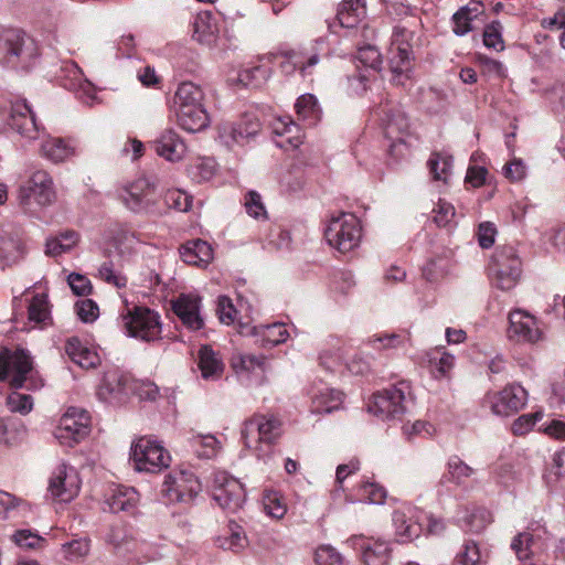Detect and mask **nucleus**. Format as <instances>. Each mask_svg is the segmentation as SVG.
Instances as JSON below:
<instances>
[{
  "label": "nucleus",
  "mask_w": 565,
  "mask_h": 565,
  "mask_svg": "<svg viewBox=\"0 0 565 565\" xmlns=\"http://www.w3.org/2000/svg\"><path fill=\"white\" fill-rule=\"evenodd\" d=\"M411 340L409 332L384 333L369 338L367 342L375 349L398 348Z\"/></svg>",
  "instance_id": "nucleus-50"
},
{
  "label": "nucleus",
  "mask_w": 565,
  "mask_h": 565,
  "mask_svg": "<svg viewBox=\"0 0 565 565\" xmlns=\"http://www.w3.org/2000/svg\"><path fill=\"white\" fill-rule=\"evenodd\" d=\"M19 233L14 228L0 230V264L2 267L18 264L25 255L24 243Z\"/></svg>",
  "instance_id": "nucleus-23"
},
{
  "label": "nucleus",
  "mask_w": 565,
  "mask_h": 565,
  "mask_svg": "<svg viewBox=\"0 0 565 565\" xmlns=\"http://www.w3.org/2000/svg\"><path fill=\"white\" fill-rule=\"evenodd\" d=\"M32 199L41 206L50 205L55 201L56 194L53 186V180L46 171H35L31 175L28 185L21 188L20 203L30 207Z\"/></svg>",
  "instance_id": "nucleus-16"
},
{
  "label": "nucleus",
  "mask_w": 565,
  "mask_h": 565,
  "mask_svg": "<svg viewBox=\"0 0 565 565\" xmlns=\"http://www.w3.org/2000/svg\"><path fill=\"white\" fill-rule=\"evenodd\" d=\"M90 417L85 409L70 407L61 417L54 436L61 445L73 447L89 434Z\"/></svg>",
  "instance_id": "nucleus-13"
},
{
  "label": "nucleus",
  "mask_w": 565,
  "mask_h": 565,
  "mask_svg": "<svg viewBox=\"0 0 565 565\" xmlns=\"http://www.w3.org/2000/svg\"><path fill=\"white\" fill-rule=\"evenodd\" d=\"M428 168L434 180L447 183L451 175L452 158L444 153H433L428 160Z\"/></svg>",
  "instance_id": "nucleus-45"
},
{
  "label": "nucleus",
  "mask_w": 565,
  "mask_h": 565,
  "mask_svg": "<svg viewBox=\"0 0 565 565\" xmlns=\"http://www.w3.org/2000/svg\"><path fill=\"white\" fill-rule=\"evenodd\" d=\"M204 92L193 82L178 85L172 98V109L179 126L189 132H198L209 126L210 118L203 106Z\"/></svg>",
  "instance_id": "nucleus-1"
},
{
  "label": "nucleus",
  "mask_w": 565,
  "mask_h": 565,
  "mask_svg": "<svg viewBox=\"0 0 565 565\" xmlns=\"http://www.w3.org/2000/svg\"><path fill=\"white\" fill-rule=\"evenodd\" d=\"M8 124L12 130L28 140L38 137L39 127L34 114L25 100H17L11 104Z\"/></svg>",
  "instance_id": "nucleus-21"
},
{
  "label": "nucleus",
  "mask_w": 565,
  "mask_h": 565,
  "mask_svg": "<svg viewBox=\"0 0 565 565\" xmlns=\"http://www.w3.org/2000/svg\"><path fill=\"white\" fill-rule=\"evenodd\" d=\"M201 307V297L193 292H182L171 300L172 311L190 331H199L204 327Z\"/></svg>",
  "instance_id": "nucleus-18"
},
{
  "label": "nucleus",
  "mask_w": 565,
  "mask_h": 565,
  "mask_svg": "<svg viewBox=\"0 0 565 565\" xmlns=\"http://www.w3.org/2000/svg\"><path fill=\"white\" fill-rule=\"evenodd\" d=\"M0 381H7L15 390L26 387L35 391L43 386L41 377L33 370L31 355L23 349L0 352Z\"/></svg>",
  "instance_id": "nucleus-3"
},
{
  "label": "nucleus",
  "mask_w": 565,
  "mask_h": 565,
  "mask_svg": "<svg viewBox=\"0 0 565 565\" xmlns=\"http://www.w3.org/2000/svg\"><path fill=\"white\" fill-rule=\"evenodd\" d=\"M393 522L396 527V535L399 542H407L414 537H418L422 531L420 524L407 520L403 511H395L393 514Z\"/></svg>",
  "instance_id": "nucleus-44"
},
{
  "label": "nucleus",
  "mask_w": 565,
  "mask_h": 565,
  "mask_svg": "<svg viewBox=\"0 0 565 565\" xmlns=\"http://www.w3.org/2000/svg\"><path fill=\"white\" fill-rule=\"evenodd\" d=\"M487 402L493 414L510 416L525 406L527 392L519 384H511L500 392L489 394Z\"/></svg>",
  "instance_id": "nucleus-19"
},
{
  "label": "nucleus",
  "mask_w": 565,
  "mask_h": 565,
  "mask_svg": "<svg viewBox=\"0 0 565 565\" xmlns=\"http://www.w3.org/2000/svg\"><path fill=\"white\" fill-rule=\"evenodd\" d=\"M330 246L347 253L359 246L362 237L360 220L352 213L332 216L324 232Z\"/></svg>",
  "instance_id": "nucleus-6"
},
{
  "label": "nucleus",
  "mask_w": 565,
  "mask_h": 565,
  "mask_svg": "<svg viewBox=\"0 0 565 565\" xmlns=\"http://www.w3.org/2000/svg\"><path fill=\"white\" fill-rule=\"evenodd\" d=\"M130 458L136 470L146 472H159L168 468L171 461L163 446L147 437H141L132 444Z\"/></svg>",
  "instance_id": "nucleus-10"
},
{
  "label": "nucleus",
  "mask_w": 565,
  "mask_h": 565,
  "mask_svg": "<svg viewBox=\"0 0 565 565\" xmlns=\"http://www.w3.org/2000/svg\"><path fill=\"white\" fill-rule=\"evenodd\" d=\"M250 333L254 335H260L263 345H277L285 342L288 337V332L284 323L253 327Z\"/></svg>",
  "instance_id": "nucleus-41"
},
{
  "label": "nucleus",
  "mask_w": 565,
  "mask_h": 565,
  "mask_svg": "<svg viewBox=\"0 0 565 565\" xmlns=\"http://www.w3.org/2000/svg\"><path fill=\"white\" fill-rule=\"evenodd\" d=\"M565 476V454L555 452L552 457V462L548 466L544 478L547 484L556 483Z\"/></svg>",
  "instance_id": "nucleus-61"
},
{
  "label": "nucleus",
  "mask_w": 565,
  "mask_h": 565,
  "mask_svg": "<svg viewBox=\"0 0 565 565\" xmlns=\"http://www.w3.org/2000/svg\"><path fill=\"white\" fill-rule=\"evenodd\" d=\"M280 435L281 424L273 416H254L245 423L242 430L245 446L253 449L258 458L270 452L271 445Z\"/></svg>",
  "instance_id": "nucleus-4"
},
{
  "label": "nucleus",
  "mask_w": 565,
  "mask_h": 565,
  "mask_svg": "<svg viewBox=\"0 0 565 565\" xmlns=\"http://www.w3.org/2000/svg\"><path fill=\"white\" fill-rule=\"evenodd\" d=\"M502 30L503 26L498 20L487 24L483 30V44L488 49H493L498 52L502 51L504 49Z\"/></svg>",
  "instance_id": "nucleus-55"
},
{
  "label": "nucleus",
  "mask_w": 565,
  "mask_h": 565,
  "mask_svg": "<svg viewBox=\"0 0 565 565\" xmlns=\"http://www.w3.org/2000/svg\"><path fill=\"white\" fill-rule=\"evenodd\" d=\"M6 406L11 413L26 415L33 409V398L29 394L13 391L6 397Z\"/></svg>",
  "instance_id": "nucleus-49"
},
{
  "label": "nucleus",
  "mask_w": 565,
  "mask_h": 565,
  "mask_svg": "<svg viewBox=\"0 0 565 565\" xmlns=\"http://www.w3.org/2000/svg\"><path fill=\"white\" fill-rule=\"evenodd\" d=\"M39 46L25 32L19 29L0 30V65L29 71L39 62Z\"/></svg>",
  "instance_id": "nucleus-2"
},
{
  "label": "nucleus",
  "mask_w": 565,
  "mask_h": 565,
  "mask_svg": "<svg viewBox=\"0 0 565 565\" xmlns=\"http://www.w3.org/2000/svg\"><path fill=\"white\" fill-rule=\"evenodd\" d=\"M543 337L537 319L515 309L509 313L508 338L516 343H536Z\"/></svg>",
  "instance_id": "nucleus-17"
},
{
  "label": "nucleus",
  "mask_w": 565,
  "mask_h": 565,
  "mask_svg": "<svg viewBox=\"0 0 565 565\" xmlns=\"http://www.w3.org/2000/svg\"><path fill=\"white\" fill-rule=\"evenodd\" d=\"M121 203L137 214H152L157 211V193L154 182L147 177H139L127 182L119 189Z\"/></svg>",
  "instance_id": "nucleus-7"
},
{
  "label": "nucleus",
  "mask_w": 565,
  "mask_h": 565,
  "mask_svg": "<svg viewBox=\"0 0 565 565\" xmlns=\"http://www.w3.org/2000/svg\"><path fill=\"white\" fill-rule=\"evenodd\" d=\"M122 328L129 337L145 342L161 338L162 323L160 315L147 307H135L121 316Z\"/></svg>",
  "instance_id": "nucleus-8"
},
{
  "label": "nucleus",
  "mask_w": 565,
  "mask_h": 565,
  "mask_svg": "<svg viewBox=\"0 0 565 565\" xmlns=\"http://www.w3.org/2000/svg\"><path fill=\"white\" fill-rule=\"evenodd\" d=\"M414 33L403 26H395L392 35V45L388 52L390 68L393 82L405 85L411 72V44Z\"/></svg>",
  "instance_id": "nucleus-9"
},
{
  "label": "nucleus",
  "mask_w": 565,
  "mask_h": 565,
  "mask_svg": "<svg viewBox=\"0 0 565 565\" xmlns=\"http://www.w3.org/2000/svg\"><path fill=\"white\" fill-rule=\"evenodd\" d=\"M28 510L26 503L9 492L0 491V518L17 519L24 516Z\"/></svg>",
  "instance_id": "nucleus-43"
},
{
  "label": "nucleus",
  "mask_w": 565,
  "mask_h": 565,
  "mask_svg": "<svg viewBox=\"0 0 565 565\" xmlns=\"http://www.w3.org/2000/svg\"><path fill=\"white\" fill-rule=\"evenodd\" d=\"M154 152L168 161L177 162L186 153V146L173 129L163 130L152 142Z\"/></svg>",
  "instance_id": "nucleus-24"
},
{
  "label": "nucleus",
  "mask_w": 565,
  "mask_h": 565,
  "mask_svg": "<svg viewBox=\"0 0 565 565\" xmlns=\"http://www.w3.org/2000/svg\"><path fill=\"white\" fill-rule=\"evenodd\" d=\"M230 530L231 532L227 535H223L217 539L218 546L233 552L243 550L247 544V539L242 527L234 525Z\"/></svg>",
  "instance_id": "nucleus-51"
},
{
  "label": "nucleus",
  "mask_w": 565,
  "mask_h": 565,
  "mask_svg": "<svg viewBox=\"0 0 565 565\" xmlns=\"http://www.w3.org/2000/svg\"><path fill=\"white\" fill-rule=\"evenodd\" d=\"M483 14V6L479 1H470L459 8L451 18L452 31L457 36H463L473 30L472 23Z\"/></svg>",
  "instance_id": "nucleus-28"
},
{
  "label": "nucleus",
  "mask_w": 565,
  "mask_h": 565,
  "mask_svg": "<svg viewBox=\"0 0 565 565\" xmlns=\"http://www.w3.org/2000/svg\"><path fill=\"white\" fill-rule=\"evenodd\" d=\"M356 58L366 67L380 68L382 64L381 54L375 46L366 45L360 47L358 51Z\"/></svg>",
  "instance_id": "nucleus-64"
},
{
  "label": "nucleus",
  "mask_w": 565,
  "mask_h": 565,
  "mask_svg": "<svg viewBox=\"0 0 565 565\" xmlns=\"http://www.w3.org/2000/svg\"><path fill=\"white\" fill-rule=\"evenodd\" d=\"M534 535L527 531L519 533L511 542V548L520 561L529 559L533 555Z\"/></svg>",
  "instance_id": "nucleus-54"
},
{
  "label": "nucleus",
  "mask_w": 565,
  "mask_h": 565,
  "mask_svg": "<svg viewBox=\"0 0 565 565\" xmlns=\"http://www.w3.org/2000/svg\"><path fill=\"white\" fill-rule=\"evenodd\" d=\"M522 262L512 246H500L489 263V276L492 284L501 290H511L520 281Z\"/></svg>",
  "instance_id": "nucleus-5"
},
{
  "label": "nucleus",
  "mask_w": 565,
  "mask_h": 565,
  "mask_svg": "<svg viewBox=\"0 0 565 565\" xmlns=\"http://www.w3.org/2000/svg\"><path fill=\"white\" fill-rule=\"evenodd\" d=\"M77 145L73 139L47 137L40 147V153L53 163L65 162L76 156Z\"/></svg>",
  "instance_id": "nucleus-25"
},
{
  "label": "nucleus",
  "mask_w": 565,
  "mask_h": 565,
  "mask_svg": "<svg viewBox=\"0 0 565 565\" xmlns=\"http://www.w3.org/2000/svg\"><path fill=\"white\" fill-rule=\"evenodd\" d=\"M198 457L211 459L217 456L221 450V441L213 435H198L192 440Z\"/></svg>",
  "instance_id": "nucleus-47"
},
{
  "label": "nucleus",
  "mask_w": 565,
  "mask_h": 565,
  "mask_svg": "<svg viewBox=\"0 0 565 565\" xmlns=\"http://www.w3.org/2000/svg\"><path fill=\"white\" fill-rule=\"evenodd\" d=\"M338 343L339 341L331 343L329 348L321 351L319 356L320 364L329 371H334L343 361V353Z\"/></svg>",
  "instance_id": "nucleus-57"
},
{
  "label": "nucleus",
  "mask_w": 565,
  "mask_h": 565,
  "mask_svg": "<svg viewBox=\"0 0 565 565\" xmlns=\"http://www.w3.org/2000/svg\"><path fill=\"white\" fill-rule=\"evenodd\" d=\"M199 367L205 380H217L224 371V364L218 355L209 347L203 345L199 351Z\"/></svg>",
  "instance_id": "nucleus-34"
},
{
  "label": "nucleus",
  "mask_w": 565,
  "mask_h": 565,
  "mask_svg": "<svg viewBox=\"0 0 565 565\" xmlns=\"http://www.w3.org/2000/svg\"><path fill=\"white\" fill-rule=\"evenodd\" d=\"M81 480L75 468L58 466L50 478L49 491L62 502L73 500L79 492Z\"/></svg>",
  "instance_id": "nucleus-20"
},
{
  "label": "nucleus",
  "mask_w": 565,
  "mask_h": 565,
  "mask_svg": "<svg viewBox=\"0 0 565 565\" xmlns=\"http://www.w3.org/2000/svg\"><path fill=\"white\" fill-rule=\"evenodd\" d=\"M220 29L217 20L211 11L199 12L194 21V39L209 47L216 45Z\"/></svg>",
  "instance_id": "nucleus-27"
},
{
  "label": "nucleus",
  "mask_w": 565,
  "mask_h": 565,
  "mask_svg": "<svg viewBox=\"0 0 565 565\" xmlns=\"http://www.w3.org/2000/svg\"><path fill=\"white\" fill-rule=\"evenodd\" d=\"M361 542L362 559L365 565H387L390 559V546L380 540H358Z\"/></svg>",
  "instance_id": "nucleus-33"
},
{
  "label": "nucleus",
  "mask_w": 565,
  "mask_h": 565,
  "mask_svg": "<svg viewBox=\"0 0 565 565\" xmlns=\"http://www.w3.org/2000/svg\"><path fill=\"white\" fill-rule=\"evenodd\" d=\"M246 213L255 220H267L268 214L260 194L254 190L248 191L244 198Z\"/></svg>",
  "instance_id": "nucleus-53"
},
{
  "label": "nucleus",
  "mask_w": 565,
  "mask_h": 565,
  "mask_svg": "<svg viewBox=\"0 0 565 565\" xmlns=\"http://www.w3.org/2000/svg\"><path fill=\"white\" fill-rule=\"evenodd\" d=\"M543 414L541 412H535L533 414H524L516 418L512 424V431L514 435H524L529 430H531L534 425L541 420Z\"/></svg>",
  "instance_id": "nucleus-63"
},
{
  "label": "nucleus",
  "mask_w": 565,
  "mask_h": 565,
  "mask_svg": "<svg viewBox=\"0 0 565 565\" xmlns=\"http://www.w3.org/2000/svg\"><path fill=\"white\" fill-rule=\"evenodd\" d=\"M299 119L307 120L310 125L316 124L321 116V109L317 98L312 94L301 95L295 105Z\"/></svg>",
  "instance_id": "nucleus-42"
},
{
  "label": "nucleus",
  "mask_w": 565,
  "mask_h": 565,
  "mask_svg": "<svg viewBox=\"0 0 565 565\" xmlns=\"http://www.w3.org/2000/svg\"><path fill=\"white\" fill-rule=\"evenodd\" d=\"M126 379L117 371H109L104 375L103 382L98 387L97 395L104 402H111L122 392Z\"/></svg>",
  "instance_id": "nucleus-38"
},
{
  "label": "nucleus",
  "mask_w": 565,
  "mask_h": 565,
  "mask_svg": "<svg viewBox=\"0 0 565 565\" xmlns=\"http://www.w3.org/2000/svg\"><path fill=\"white\" fill-rule=\"evenodd\" d=\"M476 469L466 463L460 457L451 456L446 465V472L440 479V483L451 482L458 487L466 484L472 478Z\"/></svg>",
  "instance_id": "nucleus-32"
},
{
  "label": "nucleus",
  "mask_w": 565,
  "mask_h": 565,
  "mask_svg": "<svg viewBox=\"0 0 565 565\" xmlns=\"http://www.w3.org/2000/svg\"><path fill=\"white\" fill-rule=\"evenodd\" d=\"M215 169V161L211 158H204L191 166L189 172L195 181L202 182L210 180L214 175Z\"/></svg>",
  "instance_id": "nucleus-60"
},
{
  "label": "nucleus",
  "mask_w": 565,
  "mask_h": 565,
  "mask_svg": "<svg viewBox=\"0 0 565 565\" xmlns=\"http://www.w3.org/2000/svg\"><path fill=\"white\" fill-rule=\"evenodd\" d=\"M311 412L316 414H329L342 404V393L327 385L313 387L310 392Z\"/></svg>",
  "instance_id": "nucleus-26"
},
{
  "label": "nucleus",
  "mask_w": 565,
  "mask_h": 565,
  "mask_svg": "<svg viewBox=\"0 0 565 565\" xmlns=\"http://www.w3.org/2000/svg\"><path fill=\"white\" fill-rule=\"evenodd\" d=\"M384 134L390 140L388 153L396 160L405 158L408 154L412 134L408 118L403 110L392 108L386 113Z\"/></svg>",
  "instance_id": "nucleus-11"
},
{
  "label": "nucleus",
  "mask_w": 565,
  "mask_h": 565,
  "mask_svg": "<svg viewBox=\"0 0 565 565\" xmlns=\"http://www.w3.org/2000/svg\"><path fill=\"white\" fill-rule=\"evenodd\" d=\"M491 521L489 511L478 508L467 512L461 520V526L467 532L478 534L481 533Z\"/></svg>",
  "instance_id": "nucleus-46"
},
{
  "label": "nucleus",
  "mask_w": 565,
  "mask_h": 565,
  "mask_svg": "<svg viewBox=\"0 0 565 565\" xmlns=\"http://www.w3.org/2000/svg\"><path fill=\"white\" fill-rule=\"evenodd\" d=\"M231 365L235 373L241 376L254 373L263 374L266 371L265 358L254 354L235 353L231 359Z\"/></svg>",
  "instance_id": "nucleus-35"
},
{
  "label": "nucleus",
  "mask_w": 565,
  "mask_h": 565,
  "mask_svg": "<svg viewBox=\"0 0 565 565\" xmlns=\"http://www.w3.org/2000/svg\"><path fill=\"white\" fill-rule=\"evenodd\" d=\"M164 202L168 207L186 212L192 205V196L179 189H173L166 192Z\"/></svg>",
  "instance_id": "nucleus-58"
},
{
  "label": "nucleus",
  "mask_w": 565,
  "mask_h": 565,
  "mask_svg": "<svg viewBox=\"0 0 565 565\" xmlns=\"http://www.w3.org/2000/svg\"><path fill=\"white\" fill-rule=\"evenodd\" d=\"M365 14L363 0H343L338 8L337 18L343 28H353Z\"/></svg>",
  "instance_id": "nucleus-37"
},
{
  "label": "nucleus",
  "mask_w": 565,
  "mask_h": 565,
  "mask_svg": "<svg viewBox=\"0 0 565 565\" xmlns=\"http://www.w3.org/2000/svg\"><path fill=\"white\" fill-rule=\"evenodd\" d=\"M430 371L436 379L446 376L454 367V355L436 348L427 353Z\"/></svg>",
  "instance_id": "nucleus-40"
},
{
  "label": "nucleus",
  "mask_w": 565,
  "mask_h": 565,
  "mask_svg": "<svg viewBox=\"0 0 565 565\" xmlns=\"http://www.w3.org/2000/svg\"><path fill=\"white\" fill-rule=\"evenodd\" d=\"M484 561L479 545L467 541L455 558V565H483Z\"/></svg>",
  "instance_id": "nucleus-48"
},
{
  "label": "nucleus",
  "mask_w": 565,
  "mask_h": 565,
  "mask_svg": "<svg viewBox=\"0 0 565 565\" xmlns=\"http://www.w3.org/2000/svg\"><path fill=\"white\" fill-rule=\"evenodd\" d=\"M285 61L281 62L280 67L285 74H292L299 70L302 75H306L305 54L290 51L284 53Z\"/></svg>",
  "instance_id": "nucleus-62"
},
{
  "label": "nucleus",
  "mask_w": 565,
  "mask_h": 565,
  "mask_svg": "<svg viewBox=\"0 0 565 565\" xmlns=\"http://www.w3.org/2000/svg\"><path fill=\"white\" fill-rule=\"evenodd\" d=\"M260 122L255 115L247 114L234 124H223L220 129V137L228 145L244 143L260 131Z\"/></svg>",
  "instance_id": "nucleus-22"
},
{
  "label": "nucleus",
  "mask_w": 565,
  "mask_h": 565,
  "mask_svg": "<svg viewBox=\"0 0 565 565\" xmlns=\"http://www.w3.org/2000/svg\"><path fill=\"white\" fill-rule=\"evenodd\" d=\"M79 241V235L75 231H65L56 237L47 238L45 244V254L58 256L71 252Z\"/></svg>",
  "instance_id": "nucleus-39"
},
{
  "label": "nucleus",
  "mask_w": 565,
  "mask_h": 565,
  "mask_svg": "<svg viewBox=\"0 0 565 565\" xmlns=\"http://www.w3.org/2000/svg\"><path fill=\"white\" fill-rule=\"evenodd\" d=\"M246 493L243 484L224 471L214 473L213 499L230 512L238 511L245 502Z\"/></svg>",
  "instance_id": "nucleus-14"
},
{
  "label": "nucleus",
  "mask_w": 565,
  "mask_h": 565,
  "mask_svg": "<svg viewBox=\"0 0 565 565\" xmlns=\"http://www.w3.org/2000/svg\"><path fill=\"white\" fill-rule=\"evenodd\" d=\"M111 512L134 513L139 503V493L130 487H117L107 500Z\"/></svg>",
  "instance_id": "nucleus-31"
},
{
  "label": "nucleus",
  "mask_w": 565,
  "mask_h": 565,
  "mask_svg": "<svg viewBox=\"0 0 565 565\" xmlns=\"http://www.w3.org/2000/svg\"><path fill=\"white\" fill-rule=\"evenodd\" d=\"M12 541L22 548H42L45 540L31 530H18L12 535Z\"/></svg>",
  "instance_id": "nucleus-56"
},
{
  "label": "nucleus",
  "mask_w": 565,
  "mask_h": 565,
  "mask_svg": "<svg viewBox=\"0 0 565 565\" xmlns=\"http://www.w3.org/2000/svg\"><path fill=\"white\" fill-rule=\"evenodd\" d=\"M65 352L74 363L86 370L94 369L100 363L98 353L76 337L67 339Z\"/></svg>",
  "instance_id": "nucleus-29"
},
{
  "label": "nucleus",
  "mask_w": 565,
  "mask_h": 565,
  "mask_svg": "<svg viewBox=\"0 0 565 565\" xmlns=\"http://www.w3.org/2000/svg\"><path fill=\"white\" fill-rule=\"evenodd\" d=\"M409 395V385L399 382L373 395L369 411L384 419L395 418L406 411V396Z\"/></svg>",
  "instance_id": "nucleus-12"
},
{
  "label": "nucleus",
  "mask_w": 565,
  "mask_h": 565,
  "mask_svg": "<svg viewBox=\"0 0 565 565\" xmlns=\"http://www.w3.org/2000/svg\"><path fill=\"white\" fill-rule=\"evenodd\" d=\"M316 565H343V556L331 545H321L315 553Z\"/></svg>",
  "instance_id": "nucleus-59"
},
{
  "label": "nucleus",
  "mask_w": 565,
  "mask_h": 565,
  "mask_svg": "<svg viewBox=\"0 0 565 565\" xmlns=\"http://www.w3.org/2000/svg\"><path fill=\"white\" fill-rule=\"evenodd\" d=\"M269 77V70L265 66H253L238 73L237 81L244 86H260Z\"/></svg>",
  "instance_id": "nucleus-52"
},
{
  "label": "nucleus",
  "mask_w": 565,
  "mask_h": 565,
  "mask_svg": "<svg viewBox=\"0 0 565 565\" xmlns=\"http://www.w3.org/2000/svg\"><path fill=\"white\" fill-rule=\"evenodd\" d=\"M180 255L184 263L204 267L213 259V249L209 243L195 239L182 245Z\"/></svg>",
  "instance_id": "nucleus-30"
},
{
  "label": "nucleus",
  "mask_w": 565,
  "mask_h": 565,
  "mask_svg": "<svg viewBox=\"0 0 565 565\" xmlns=\"http://www.w3.org/2000/svg\"><path fill=\"white\" fill-rule=\"evenodd\" d=\"M201 490V482L196 476L181 470L166 477L161 492L170 502H190Z\"/></svg>",
  "instance_id": "nucleus-15"
},
{
  "label": "nucleus",
  "mask_w": 565,
  "mask_h": 565,
  "mask_svg": "<svg viewBox=\"0 0 565 565\" xmlns=\"http://www.w3.org/2000/svg\"><path fill=\"white\" fill-rule=\"evenodd\" d=\"M28 318L29 322L41 328L52 323L47 295L38 294L32 298L28 307Z\"/></svg>",
  "instance_id": "nucleus-36"
}]
</instances>
